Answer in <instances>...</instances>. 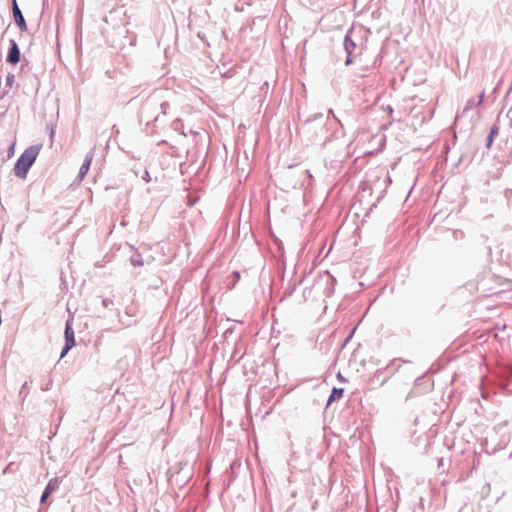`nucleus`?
I'll return each instance as SVG.
<instances>
[{"instance_id":"obj_15","label":"nucleus","mask_w":512,"mask_h":512,"mask_svg":"<svg viewBox=\"0 0 512 512\" xmlns=\"http://www.w3.org/2000/svg\"><path fill=\"white\" fill-rule=\"evenodd\" d=\"M13 82H14V75L13 74H8L6 76V86L7 87H11Z\"/></svg>"},{"instance_id":"obj_21","label":"nucleus","mask_w":512,"mask_h":512,"mask_svg":"<svg viewBox=\"0 0 512 512\" xmlns=\"http://www.w3.org/2000/svg\"><path fill=\"white\" fill-rule=\"evenodd\" d=\"M143 180H145L146 182H148L150 180V175H149L148 171H145V174L143 176Z\"/></svg>"},{"instance_id":"obj_9","label":"nucleus","mask_w":512,"mask_h":512,"mask_svg":"<svg viewBox=\"0 0 512 512\" xmlns=\"http://www.w3.org/2000/svg\"><path fill=\"white\" fill-rule=\"evenodd\" d=\"M13 17H14V21L16 23V25L18 26V28L20 29L21 32H26L28 30L27 28V24H26V21H25V18L22 14V12H15L13 13Z\"/></svg>"},{"instance_id":"obj_2","label":"nucleus","mask_w":512,"mask_h":512,"mask_svg":"<svg viewBox=\"0 0 512 512\" xmlns=\"http://www.w3.org/2000/svg\"><path fill=\"white\" fill-rule=\"evenodd\" d=\"M41 147H42V145L36 144V145H31L24 150V152L17 159L15 166H14V172L17 177H19L21 179L26 178L29 169L35 163V161L39 155Z\"/></svg>"},{"instance_id":"obj_12","label":"nucleus","mask_w":512,"mask_h":512,"mask_svg":"<svg viewBox=\"0 0 512 512\" xmlns=\"http://www.w3.org/2000/svg\"><path fill=\"white\" fill-rule=\"evenodd\" d=\"M344 389L334 387L331 391V394L328 398L327 405L331 404L333 401L339 400L343 397Z\"/></svg>"},{"instance_id":"obj_7","label":"nucleus","mask_w":512,"mask_h":512,"mask_svg":"<svg viewBox=\"0 0 512 512\" xmlns=\"http://www.w3.org/2000/svg\"><path fill=\"white\" fill-rule=\"evenodd\" d=\"M94 151H95V147H93L85 156L84 158V161L79 169V173H78V177L80 179H83L85 177V175L87 174V172L89 171V168L91 166V162L93 160V157H94Z\"/></svg>"},{"instance_id":"obj_10","label":"nucleus","mask_w":512,"mask_h":512,"mask_svg":"<svg viewBox=\"0 0 512 512\" xmlns=\"http://www.w3.org/2000/svg\"><path fill=\"white\" fill-rule=\"evenodd\" d=\"M484 91L477 97V98H471L467 101L466 103V106H465V111L466 110H470V109H473L477 106H479L482 101H483V98H484Z\"/></svg>"},{"instance_id":"obj_11","label":"nucleus","mask_w":512,"mask_h":512,"mask_svg":"<svg viewBox=\"0 0 512 512\" xmlns=\"http://www.w3.org/2000/svg\"><path fill=\"white\" fill-rule=\"evenodd\" d=\"M499 134V126L494 124L491 128H490V132L487 136V139H486V147L487 148H490L493 141H494V138L496 136H498Z\"/></svg>"},{"instance_id":"obj_6","label":"nucleus","mask_w":512,"mask_h":512,"mask_svg":"<svg viewBox=\"0 0 512 512\" xmlns=\"http://www.w3.org/2000/svg\"><path fill=\"white\" fill-rule=\"evenodd\" d=\"M59 484H60V480L58 477H54V478L50 479V481L47 483V485L40 497V502L45 503L46 500L48 499V497L50 496V494L58 489Z\"/></svg>"},{"instance_id":"obj_22","label":"nucleus","mask_w":512,"mask_h":512,"mask_svg":"<svg viewBox=\"0 0 512 512\" xmlns=\"http://www.w3.org/2000/svg\"><path fill=\"white\" fill-rule=\"evenodd\" d=\"M328 113H329V114H333V110H332V109H329Z\"/></svg>"},{"instance_id":"obj_4","label":"nucleus","mask_w":512,"mask_h":512,"mask_svg":"<svg viewBox=\"0 0 512 512\" xmlns=\"http://www.w3.org/2000/svg\"><path fill=\"white\" fill-rule=\"evenodd\" d=\"M64 336H65V345L62 348L60 358H63L69 352V350L75 346L74 331H73L72 324H71L70 320H67V322L65 324Z\"/></svg>"},{"instance_id":"obj_17","label":"nucleus","mask_w":512,"mask_h":512,"mask_svg":"<svg viewBox=\"0 0 512 512\" xmlns=\"http://www.w3.org/2000/svg\"><path fill=\"white\" fill-rule=\"evenodd\" d=\"M27 389H28V382H25L20 389V395H24V397H25L28 393Z\"/></svg>"},{"instance_id":"obj_5","label":"nucleus","mask_w":512,"mask_h":512,"mask_svg":"<svg viewBox=\"0 0 512 512\" xmlns=\"http://www.w3.org/2000/svg\"><path fill=\"white\" fill-rule=\"evenodd\" d=\"M9 43L10 47L8 49L6 62L10 64H17L20 61L21 56L19 46L14 39H10Z\"/></svg>"},{"instance_id":"obj_3","label":"nucleus","mask_w":512,"mask_h":512,"mask_svg":"<svg viewBox=\"0 0 512 512\" xmlns=\"http://www.w3.org/2000/svg\"><path fill=\"white\" fill-rule=\"evenodd\" d=\"M170 105L168 102H158L154 98L148 99L141 109L142 117L149 119L152 118L154 122H158L160 120V115L157 114L153 117L151 114L153 111H156L158 108L161 110V113L165 115L167 113V110L169 109Z\"/></svg>"},{"instance_id":"obj_14","label":"nucleus","mask_w":512,"mask_h":512,"mask_svg":"<svg viewBox=\"0 0 512 512\" xmlns=\"http://www.w3.org/2000/svg\"><path fill=\"white\" fill-rule=\"evenodd\" d=\"M171 127L173 128V130L179 131V132H181V134L186 136V134L182 131L183 123H182L181 119H179V118L175 119L172 122Z\"/></svg>"},{"instance_id":"obj_18","label":"nucleus","mask_w":512,"mask_h":512,"mask_svg":"<svg viewBox=\"0 0 512 512\" xmlns=\"http://www.w3.org/2000/svg\"><path fill=\"white\" fill-rule=\"evenodd\" d=\"M14 149H15V143H12L10 146H9V149H8V158H10L13 154H14Z\"/></svg>"},{"instance_id":"obj_1","label":"nucleus","mask_w":512,"mask_h":512,"mask_svg":"<svg viewBox=\"0 0 512 512\" xmlns=\"http://www.w3.org/2000/svg\"><path fill=\"white\" fill-rule=\"evenodd\" d=\"M328 117L322 113H315L302 124V131L308 135L309 141L315 144L325 145L331 138L327 128Z\"/></svg>"},{"instance_id":"obj_19","label":"nucleus","mask_w":512,"mask_h":512,"mask_svg":"<svg viewBox=\"0 0 512 512\" xmlns=\"http://www.w3.org/2000/svg\"><path fill=\"white\" fill-rule=\"evenodd\" d=\"M102 304L104 307H108L109 305L113 304V301L110 298H105L102 300Z\"/></svg>"},{"instance_id":"obj_13","label":"nucleus","mask_w":512,"mask_h":512,"mask_svg":"<svg viewBox=\"0 0 512 512\" xmlns=\"http://www.w3.org/2000/svg\"><path fill=\"white\" fill-rule=\"evenodd\" d=\"M130 262L133 266H142L143 265V259L141 254L135 253L130 257Z\"/></svg>"},{"instance_id":"obj_8","label":"nucleus","mask_w":512,"mask_h":512,"mask_svg":"<svg viewBox=\"0 0 512 512\" xmlns=\"http://www.w3.org/2000/svg\"><path fill=\"white\" fill-rule=\"evenodd\" d=\"M353 33V29H349L345 35L344 38V49L347 53V55L352 56L353 52L355 51L357 45L354 40H352L351 35Z\"/></svg>"},{"instance_id":"obj_16","label":"nucleus","mask_w":512,"mask_h":512,"mask_svg":"<svg viewBox=\"0 0 512 512\" xmlns=\"http://www.w3.org/2000/svg\"><path fill=\"white\" fill-rule=\"evenodd\" d=\"M11 6H12V13H15V12H21L19 6H18V3H17V0H12L11 1Z\"/></svg>"},{"instance_id":"obj_20","label":"nucleus","mask_w":512,"mask_h":512,"mask_svg":"<svg viewBox=\"0 0 512 512\" xmlns=\"http://www.w3.org/2000/svg\"><path fill=\"white\" fill-rule=\"evenodd\" d=\"M352 63V56L347 55V58L345 60V65L348 66Z\"/></svg>"}]
</instances>
